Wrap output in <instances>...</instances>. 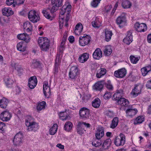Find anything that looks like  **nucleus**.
I'll list each match as a JSON object with an SVG mask.
<instances>
[{
    "mask_svg": "<svg viewBox=\"0 0 151 151\" xmlns=\"http://www.w3.org/2000/svg\"><path fill=\"white\" fill-rule=\"evenodd\" d=\"M44 94L45 97L49 98L51 95L50 89L47 82H45L43 85Z\"/></svg>",
    "mask_w": 151,
    "mask_h": 151,
    "instance_id": "15",
    "label": "nucleus"
},
{
    "mask_svg": "<svg viewBox=\"0 0 151 151\" xmlns=\"http://www.w3.org/2000/svg\"><path fill=\"white\" fill-rule=\"evenodd\" d=\"M141 71L143 76H145L148 72L145 67L141 69Z\"/></svg>",
    "mask_w": 151,
    "mask_h": 151,
    "instance_id": "56",
    "label": "nucleus"
},
{
    "mask_svg": "<svg viewBox=\"0 0 151 151\" xmlns=\"http://www.w3.org/2000/svg\"><path fill=\"white\" fill-rule=\"evenodd\" d=\"M89 56V54L88 53H83L79 57L78 60L81 63H84L87 60Z\"/></svg>",
    "mask_w": 151,
    "mask_h": 151,
    "instance_id": "26",
    "label": "nucleus"
},
{
    "mask_svg": "<svg viewBox=\"0 0 151 151\" xmlns=\"http://www.w3.org/2000/svg\"><path fill=\"white\" fill-rule=\"evenodd\" d=\"M93 56L94 59L99 60L102 57V52L99 48L96 49L93 54Z\"/></svg>",
    "mask_w": 151,
    "mask_h": 151,
    "instance_id": "18",
    "label": "nucleus"
},
{
    "mask_svg": "<svg viewBox=\"0 0 151 151\" xmlns=\"http://www.w3.org/2000/svg\"><path fill=\"white\" fill-rule=\"evenodd\" d=\"M104 83V81H101L97 82L94 86L95 89L96 91L101 90L103 88Z\"/></svg>",
    "mask_w": 151,
    "mask_h": 151,
    "instance_id": "22",
    "label": "nucleus"
},
{
    "mask_svg": "<svg viewBox=\"0 0 151 151\" xmlns=\"http://www.w3.org/2000/svg\"><path fill=\"white\" fill-rule=\"evenodd\" d=\"M25 124L28 127L27 130L29 131H36L38 128V124L35 122H28V120L25 121Z\"/></svg>",
    "mask_w": 151,
    "mask_h": 151,
    "instance_id": "9",
    "label": "nucleus"
},
{
    "mask_svg": "<svg viewBox=\"0 0 151 151\" xmlns=\"http://www.w3.org/2000/svg\"><path fill=\"white\" fill-rule=\"evenodd\" d=\"M127 33V36L123 39V41L124 43L129 45L133 41V36L132 32L131 31H128Z\"/></svg>",
    "mask_w": 151,
    "mask_h": 151,
    "instance_id": "16",
    "label": "nucleus"
},
{
    "mask_svg": "<svg viewBox=\"0 0 151 151\" xmlns=\"http://www.w3.org/2000/svg\"><path fill=\"white\" fill-rule=\"evenodd\" d=\"M37 82V79L35 76L31 77L29 79V87L31 89L34 88L36 86Z\"/></svg>",
    "mask_w": 151,
    "mask_h": 151,
    "instance_id": "14",
    "label": "nucleus"
},
{
    "mask_svg": "<svg viewBox=\"0 0 151 151\" xmlns=\"http://www.w3.org/2000/svg\"><path fill=\"white\" fill-rule=\"evenodd\" d=\"M82 125L81 122H79L77 126V133L81 135L83 134L84 132V130L82 128Z\"/></svg>",
    "mask_w": 151,
    "mask_h": 151,
    "instance_id": "43",
    "label": "nucleus"
},
{
    "mask_svg": "<svg viewBox=\"0 0 151 151\" xmlns=\"http://www.w3.org/2000/svg\"><path fill=\"white\" fill-rule=\"evenodd\" d=\"M25 0H15V4L19 5L24 3Z\"/></svg>",
    "mask_w": 151,
    "mask_h": 151,
    "instance_id": "60",
    "label": "nucleus"
},
{
    "mask_svg": "<svg viewBox=\"0 0 151 151\" xmlns=\"http://www.w3.org/2000/svg\"><path fill=\"white\" fill-rule=\"evenodd\" d=\"M101 144V140L99 139H94L92 143V145L95 147H98L100 146Z\"/></svg>",
    "mask_w": 151,
    "mask_h": 151,
    "instance_id": "45",
    "label": "nucleus"
},
{
    "mask_svg": "<svg viewBox=\"0 0 151 151\" xmlns=\"http://www.w3.org/2000/svg\"><path fill=\"white\" fill-rule=\"evenodd\" d=\"M130 59L131 62L133 64H136L139 60V58L138 57H135L134 56H131Z\"/></svg>",
    "mask_w": 151,
    "mask_h": 151,
    "instance_id": "50",
    "label": "nucleus"
},
{
    "mask_svg": "<svg viewBox=\"0 0 151 151\" xmlns=\"http://www.w3.org/2000/svg\"><path fill=\"white\" fill-rule=\"evenodd\" d=\"M19 40H23L26 43H28L30 40V38L28 35L26 33H22L18 34L17 36Z\"/></svg>",
    "mask_w": 151,
    "mask_h": 151,
    "instance_id": "19",
    "label": "nucleus"
},
{
    "mask_svg": "<svg viewBox=\"0 0 151 151\" xmlns=\"http://www.w3.org/2000/svg\"><path fill=\"white\" fill-rule=\"evenodd\" d=\"M100 2L99 0H93L91 2V5L92 6L96 7L98 6Z\"/></svg>",
    "mask_w": 151,
    "mask_h": 151,
    "instance_id": "51",
    "label": "nucleus"
},
{
    "mask_svg": "<svg viewBox=\"0 0 151 151\" xmlns=\"http://www.w3.org/2000/svg\"><path fill=\"white\" fill-rule=\"evenodd\" d=\"M58 6H56V5L55 4L52 6V8L50 9V12L51 13H53L55 12L57 10Z\"/></svg>",
    "mask_w": 151,
    "mask_h": 151,
    "instance_id": "57",
    "label": "nucleus"
},
{
    "mask_svg": "<svg viewBox=\"0 0 151 151\" xmlns=\"http://www.w3.org/2000/svg\"><path fill=\"white\" fill-rule=\"evenodd\" d=\"M112 8V6L110 5L107 6L105 7V9L106 12H108Z\"/></svg>",
    "mask_w": 151,
    "mask_h": 151,
    "instance_id": "63",
    "label": "nucleus"
},
{
    "mask_svg": "<svg viewBox=\"0 0 151 151\" xmlns=\"http://www.w3.org/2000/svg\"><path fill=\"white\" fill-rule=\"evenodd\" d=\"M40 65V63L39 61L33 60L31 65L33 68H35L39 67Z\"/></svg>",
    "mask_w": 151,
    "mask_h": 151,
    "instance_id": "49",
    "label": "nucleus"
},
{
    "mask_svg": "<svg viewBox=\"0 0 151 151\" xmlns=\"http://www.w3.org/2000/svg\"><path fill=\"white\" fill-rule=\"evenodd\" d=\"M125 136L124 134L121 133L119 136L116 137L114 143L117 146L123 145L125 141Z\"/></svg>",
    "mask_w": 151,
    "mask_h": 151,
    "instance_id": "5",
    "label": "nucleus"
},
{
    "mask_svg": "<svg viewBox=\"0 0 151 151\" xmlns=\"http://www.w3.org/2000/svg\"><path fill=\"white\" fill-rule=\"evenodd\" d=\"M57 124H54L53 126L50 129V135H53L56 133L57 129Z\"/></svg>",
    "mask_w": 151,
    "mask_h": 151,
    "instance_id": "37",
    "label": "nucleus"
},
{
    "mask_svg": "<svg viewBox=\"0 0 151 151\" xmlns=\"http://www.w3.org/2000/svg\"><path fill=\"white\" fill-rule=\"evenodd\" d=\"M60 55H58L56 59L55 60V65L56 66H58L59 65L60 60H59Z\"/></svg>",
    "mask_w": 151,
    "mask_h": 151,
    "instance_id": "59",
    "label": "nucleus"
},
{
    "mask_svg": "<svg viewBox=\"0 0 151 151\" xmlns=\"http://www.w3.org/2000/svg\"><path fill=\"white\" fill-rule=\"evenodd\" d=\"M141 91V87L138 85H136L134 89L131 92V94L133 96L135 97L140 93Z\"/></svg>",
    "mask_w": 151,
    "mask_h": 151,
    "instance_id": "23",
    "label": "nucleus"
},
{
    "mask_svg": "<svg viewBox=\"0 0 151 151\" xmlns=\"http://www.w3.org/2000/svg\"><path fill=\"white\" fill-rule=\"evenodd\" d=\"M28 18L29 20L33 23L37 22L40 19V16L35 10H32L29 12Z\"/></svg>",
    "mask_w": 151,
    "mask_h": 151,
    "instance_id": "3",
    "label": "nucleus"
},
{
    "mask_svg": "<svg viewBox=\"0 0 151 151\" xmlns=\"http://www.w3.org/2000/svg\"><path fill=\"white\" fill-rule=\"evenodd\" d=\"M105 39L106 41H109L111 39V36L112 35V31L106 29L105 31Z\"/></svg>",
    "mask_w": 151,
    "mask_h": 151,
    "instance_id": "31",
    "label": "nucleus"
},
{
    "mask_svg": "<svg viewBox=\"0 0 151 151\" xmlns=\"http://www.w3.org/2000/svg\"><path fill=\"white\" fill-rule=\"evenodd\" d=\"M125 100V98H122L117 101V102L119 104H120L122 106L123 104V101Z\"/></svg>",
    "mask_w": 151,
    "mask_h": 151,
    "instance_id": "58",
    "label": "nucleus"
},
{
    "mask_svg": "<svg viewBox=\"0 0 151 151\" xmlns=\"http://www.w3.org/2000/svg\"><path fill=\"white\" fill-rule=\"evenodd\" d=\"M123 94V91L122 90L120 89L117 90L116 92L114 94L112 98L115 100L117 101L122 97Z\"/></svg>",
    "mask_w": 151,
    "mask_h": 151,
    "instance_id": "20",
    "label": "nucleus"
},
{
    "mask_svg": "<svg viewBox=\"0 0 151 151\" xmlns=\"http://www.w3.org/2000/svg\"><path fill=\"white\" fill-rule=\"evenodd\" d=\"M72 126L73 124L71 122H67L64 125V129L67 131H69L71 129Z\"/></svg>",
    "mask_w": 151,
    "mask_h": 151,
    "instance_id": "38",
    "label": "nucleus"
},
{
    "mask_svg": "<svg viewBox=\"0 0 151 151\" xmlns=\"http://www.w3.org/2000/svg\"><path fill=\"white\" fill-rule=\"evenodd\" d=\"M146 86L147 88L151 89V79L147 81Z\"/></svg>",
    "mask_w": 151,
    "mask_h": 151,
    "instance_id": "61",
    "label": "nucleus"
},
{
    "mask_svg": "<svg viewBox=\"0 0 151 151\" xmlns=\"http://www.w3.org/2000/svg\"><path fill=\"white\" fill-rule=\"evenodd\" d=\"M104 135V128L103 127H99L96 132L95 136L97 139H100Z\"/></svg>",
    "mask_w": 151,
    "mask_h": 151,
    "instance_id": "17",
    "label": "nucleus"
},
{
    "mask_svg": "<svg viewBox=\"0 0 151 151\" xmlns=\"http://www.w3.org/2000/svg\"><path fill=\"white\" fill-rule=\"evenodd\" d=\"M123 104L122 105V106H127L129 104V101L125 99V100L124 101H123Z\"/></svg>",
    "mask_w": 151,
    "mask_h": 151,
    "instance_id": "64",
    "label": "nucleus"
},
{
    "mask_svg": "<svg viewBox=\"0 0 151 151\" xmlns=\"http://www.w3.org/2000/svg\"><path fill=\"white\" fill-rule=\"evenodd\" d=\"M79 112L80 118L84 120L89 119L90 116V111L86 108H81Z\"/></svg>",
    "mask_w": 151,
    "mask_h": 151,
    "instance_id": "4",
    "label": "nucleus"
},
{
    "mask_svg": "<svg viewBox=\"0 0 151 151\" xmlns=\"http://www.w3.org/2000/svg\"><path fill=\"white\" fill-rule=\"evenodd\" d=\"M138 111L137 109H129L127 110L126 113L128 116L132 117L135 115L137 113Z\"/></svg>",
    "mask_w": 151,
    "mask_h": 151,
    "instance_id": "27",
    "label": "nucleus"
},
{
    "mask_svg": "<svg viewBox=\"0 0 151 151\" xmlns=\"http://www.w3.org/2000/svg\"><path fill=\"white\" fill-rule=\"evenodd\" d=\"M79 72L78 67L76 66H73L70 69L69 73V78L71 80H76V82L75 83H79L80 81V79H76L79 74Z\"/></svg>",
    "mask_w": 151,
    "mask_h": 151,
    "instance_id": "1",
    "label": "nucleus"
},
{
    "mask_svg": "<svg viewBox=\"0 0 151 151\" xmlns=\"http://www.w3.org/2000/svg\"><path fill=\"white\" fill-rule=\"evenodd\" d=\"M112 95L110 92L106 91L104 96V98L106 99H108L110 98Z\"/></svg>",
    "mask_w": 151,
    "mask_h": 151,
    "instance_id": "53",
    "label": "nucleus"
},
{
    "mask_svg": "<svg viewBox=\"0 0 151 151\" xmlns=\"http://www.w3.org/2000/svg\"><path fill=\"white\" fill-rule=\"evenodd\" d=\"M91 97V95L89 94H85L82 98V102L83 103H86L90 99Z\"/></svg>",
    "mask_w": 151,
    "mask_h": 151,
    "instance_id": "46",
    "label": "nucleus"
},
{
    "mask_svg": "<svg viewBox=\"0 0 151 151\" xmlns=\"http://www.w3.org/2000/svg\"><path fill=\"white\" fill-rule=\"evenodd\" d=\"M144 121V118L143 116H139L137 117L134 122L135 124L142 123Z\"/></svg>",
    "mask_w": 151,
    "mask_h": 151,
    "instance_id": "47",
    "label": "nucleus"
},
{
    "mask_svg": "<svg viewBox=\"0 0 151 151\" xmlns=\"http://www.w3.org/2000/svg\"><path fill=\"white\" fill-rule=\"evenodd\" d=\"M106 115L109 117H111L114 116V113L112 111L109 110L105 112Z\"/></svg>",
    "mask_w": 151,
    "mask_h": 151,
    "instance_id": "55",
    "label": "nucleus"
},
{
    "mask_svg": "<svg viewBox=\"0 0 151 151\" xmlns=\"http://www.w3.org/2000/svg\"><path fill=\"white\" fill-rule=\"evenodd\" d=\"M63 1V0H51V2L52 5L55 4L56 6L59 7L62 5Z\"/></svg>",
    "mask_w": 151,
    "mask_h": 151,
    "instance_id": "44",
    "label": "nucleus"
},
{
    "mask_svg": "<svg viewBox=\"0 0 151 151\" xmlns=\"http://www.w3.org/2000/svg\"><path fill=\"white\" fill-rule=\"evenodd\" d=\"M17 49L19 51L24 52L26 50V47L23 42H21L17 44Z\"/></svg>",
    "mask_w": 151,
    "mask_h": 151,
    "instance_id": "30",
    "label": "nucleus"
},
{
    "mask_svg": "<svg viewBox=\"0 0 151 151\" xmlns=\"http://www.w3.org/2000/svg\"><path fill=\"white\" fill-rule=\"evenodd\" d=\"M112 50L110 46H108L106 47L104 50V54L106 56H109L112 53Z\"/></svg>",
    "mask_w": 151,
    "mask_h": 151,
    "instance_id": "40",
    "label": "nucleus"
},
{
    "mask_svg": "<svg viewBox=\"0 0 151 151\" xmlns=\"http://www.w3.org/2000/svg\"><path fill=\"white\" fill-rule=\"evenodd\" d=\"M23 27L24 31L29 32H30L32 29V25L30 22L27 21L24 23Z\"/></svg>",
    "mask_w": 151,
    "mask_h": 151,
    "instance_id": "24",
    "label": "nucleus"
},
{
    "mask_svg": "<svg viewBox=\"0 0 151 151\" xmlns=\"http://www.w3.org/2000/svg\"><path fill=\"white\" fill-rule=\"evenodd\" d=\"M131 5V3L129 1L124 0L122 1V6L124 8H129Z\"/></svg>",
    "mask_w": 151,
    "mask_h": 151,
    "instance_id": "36",
    "label": "nucleus"
},
{
    "mask_svg": "<svg viewBox=\"0 0 151 151\" xmlns=\"http://www.w3.org/2000/svg\"><path fill=\"white\" fill-rule=\"evenodd\" d=\"M127 70L124 68H122L114 72V76L118 78L124 77L126 74Z\"/></svg>",
    "mask_w": 151,
    "mask_h": 151,
    "instance_id": "12",
    "label": "nucleus"
},
{
    "mask_svg": "<svg viewBox=\"0 0 151 151\" xmlns=\"http://www.w3.org/2000/svg\"><path fill=\"white\" fill-rule=\"evenodd\" d=\"M23 139L22 134L20 132L17 133L14 136L13 140L14 144L16 146L20 145L22 143Z\"/></svg>",
    "mask_w": 151,
    "mask_h": 151,
    "instance_id": "7",
    "label": "nucleus"
},
{
    "mask_svg": "<svg viewBox=\"0 0 151 151\" xmlns=\"http://www.w3.org/2000/svg\"><path fill=\"white\" fill-rule=\"evenodd\" d=\"M14 83V81L11 78H7L5 80V84L8 87H12Z\"/></svg>",
    "mask_w": 151,
    "mask_h": 151,
    "instance_id": "39",
    "label": "nucleus"
},
{
    "mask_svg": "<svg viewBox=\"0 0 151 151\" xmlns=\"http://www.w3.org/2000/svg\"><path fill=\"white\" fill-rule=\"evenodd\" d=\"M116 22L120 27H122L125 26L126 23V14L123 13L119 16L116 19Z\"/></svg>",
    "mask_w": 151,
    "mask_h": 151,
    "instance_id": "8",
    "label": "nucleus"
},
{
    "mask_svg": "<svg viewBox=\"0 0 151 151\" xmlns=\"http://www.w3.org/2000/svg\"><path fill=\"white\" fill-rule=\"evenodd\" d=\"M46 103L44 101H42L38 104L37 106V109L38 111L44 109L45 107Z\"/></svg>",
    "mask_w": 151,
    "mask_h": 151,
    "instance_id": "34",
    "label": "nucleus"
},
{
    "mask_svg": "<svg viewBox=\"0 0 151 151\" xmlns=\"http://www.w3.org/2000/svg\"><path fill=\"white\" fill-rule=\"evenodd\" d=\"M11 117V114L7 110L2 112L0 115V119L3 121L7 122L10 120Z\"/></svg>",
    "mask_w": 151,
    "mask_h": 151,
    "instance_id": "10",
    "label": "nucleus"
},
{
    "mask_svg": "<svg viewBox=\"0 0 151 151\" xmlns=\"http://www.w3.org/2000/svg\"><path fill=\"white\" fill-rule=\"evenodd\" d=\"M100 104V99L98 98H96L92 102L93 106L95 108H98Z\"/></svg>",
    "mask_w": 151,
    "mask_h": 151,
    "instance_id": "35",
    "label": "nucleus"
},
{
    "mask_svg": "<svg viewBox=\"0 0 151 151\" xmlns=\"http://www.w3.org/2000/svg\"><path fill=\"white\" fill-rule=\"evenodd\" d=\"M8 100L7 99L3 98L0 100V106L2 108L5 109L6 107Z\"/></svg>",
    "mask_w": 151,
    "mask_h": 151,
    "instance_id": "28",
    "label": "nucleus"
},
{
    "mask_svg": "<svg viewBox=\"0 0 151 151\" xmlns=\"http://www.w3.org/2000/svg\"><path fill=\"white\" fill-rule=\"evenodd\" d=\"M38 43L41 50L47 51L50 47V40L46 37H40L38 39Z\"/></svg>",
    "mask_w": 151,
    "mask_h": 151,
    "instance_id": "2",
    "label": "nucleus"
},
{
    "mask_svg": "<svg viewBox=\"0 0 151 151\" xmlns=\"http://www.w3.org/2000/svg\"><path fill=\"white\" fill-rule=\"evenodd\" d=\"M6 3L8 5H11L12 4L13 7H14L15 6V0H8L6 1Z\"/></svg>",
    "mask_w": 151,
    "mask_h": 151,
    "instance_id": "52",
    "label": "nucleus"
},
{
    "mask_svg": "<svg viewBox=\"0 0 151 151\" xmlns=\"http://www.w3.org/2000/svg\"><path fill=\"white\" fill-rule=\"evenodd\" d=\"M83 29V27L82 24L80 23L77 24L74 30L75 34L77 35L80 34Z\"/></svg>",
    "mask_w": 151,
    "mask_h": 151,
    "instance_id": "25",
    "label": "nucleus"
},
{
    "mask_svg": "<svg viewBox=\"0 0 151 151\" xmlns=\"http://www.w3.org/2000/svg\"><path fill=\"white\" fill-rule=\"evenodd\" d=\"M111 143V139H107L104 141L102 146L105 149H108V147L110 146Z\"/></svg>",
    "mask_w": 151,
    "mask_h": 151,
    "instance_id": "33",
    "label": "nucleus"
},
{
    "mask_svg": "<svg viewBox=\"0 0 151 151\" xmlns=\"http://www.w3.org/2000/svg\"><path fill=\"white\" fill-rule=\"evenodd\" d=\"M134 28L136 31L139 32H144L147 30V27L146 24L144 23L139 24L136 22L134 25Z\"/></svg>",
    "mask_w": 151,
    "mask_h": 151,
    "instance_id": "11",
    "label": "nucleus"
},
{
    "mask_svg": "<svg viewBox=\"0 0 151 151\" xmlns=\"http://www.w3.org/2000/svg\"><path fill=\"white\" fill-rule=\"evenodd\" d=\"M118 122V118L117 117H114L112 121L110 127L112 129L115 128L117 125Z\"/></svg>",
    "mask_w": 151,
    "mask_h": 151,
    "instance_id": "32",
    "label": "nucleus"
},
{
    "mask_svg": "<svg viewBox=\"0 0 151 151\" xmlns=\"http://www.w3.org/2000/svg\"><path fill=\"white\" fill-rule=\"evenodd\" d=\"M91 37L86 34L84 35L83 36H81L79 39V45L82 46L88 45L91 41Z\"/></svg>",
    "mask_w": 151,
    "mask_h": 151,
    "instance_id": "6",
    "label": "nucleus"
},
{
    "mask_svg": "<svg viewBox=\"0 0 151 151\" xmlns=\"http://www.w3.org/2000/svg\"><path fill=\"white\" fill-rule=\"evenodd\" d=\"M101 71L99 73H97L96 75L97 78H100L102 77L103 76L105 75L106 73V70L105 68L100 69Z\"/></svg>",
    "mask_w": 151,
    "mask_h": 151,
    "instance_id": "42",
    "label": "nucleus"
},
{
    "mask_svg": "<svg viewBox=\"0 0 151 151\" xmlns=\"http://www.w3.org/2000/svg\"><path fill=\"white\" fill-rule=\"evenodd\" d=\"M71 6L70 4L65 3L62 7L60 12V14L63 15L66 12L68 14H69L71 11Z\"/></svg>",
    "mask_w": 151,
    "mask_h": 151,
    "instance_id": "13",
    "label": "nucleus"
},
{
    "mask_svg": "<svg viewBox=\"0 0 151 151\" xmlns=\"http://www.w3.org/2000/svg\"><path fill=\"white\" fill-rule=\"evenodd\" d=\"M2 11V14L8 17L12 15L13 14V12L10 8L5 7L3 9Z\"/></svg>",
    "mask_w": 151,
    "mask_h": 151,
    "instance_id": "21",
    "label": "nucleus"
},
{
    "mask_svg": "<svg viewBox=\"0 0 151 151\" xmlns=\"http://www.w3.org/2000/svg\"><path fill=\"white\" fill-rule=\"evenodd\" d=\"M98 21H93L92 22V24L93 27L99 28L100 27V25Z\"/></svg>",
    "mask_w": 151,
    "mask_h": 151,
    "instance_id": "54",
    "label": "nucleus"
},
{
    "mask_svg": "<svg viewBox=\"0 0 151 151\" xmlns=\"http://www.w3.org/2000/svg\"><path fill=\"white\" fill-rule=\"evenodd\" d=\"M5 17H0V23L3 24L6 22V21L5 19Z\"/></svg>",
    "mask_w": 151,
    "mask_h": 151,
    "instance_id": "62",
    "label": "nucleus"
},
{
    "mask_svg": "<svg viewBox=\"0 0 151 151\" xmlns=\"http://www.w3.org/2000/svg\"><path fill=\"white\" fill-rule=\"evenodd\" d=\"M59 116L60 118L62 120H67L69 117V115L66 111L60 112Z\"/></svg>",
    "mask_w": 151,
    "mask_h": 151,
    "instance_id": "29",
    "label": "nucleus"
},
{
    "mask_svg": "<svg viewBox=\"0 0 151 151\" xmlns=\"http://www.w3.org/2000/svg\"><path fill=\"white\" fill-rule=\"evenodd\" d=\"M47 10H43L42 12L44 16L47 19L52 20L53 18V17L51 16Z\"/></svg>",
    "mask_w": 151,
    "mask_h": 151,
    "instance_id": "41",
    "label": "nucleus"
},
{
    "mask_svg": "<svg viewBox=\"0 0 151 151\" xmlns=\"http://www.w3.org/2000/svg\"><path fill=\"white\" fill-rule=\"evenodd\" d=\"M105 86L109 90H112L113 89V86L111 84V81L108 80L107 82L104 83Z\"/></svg>",
    "mask_w": 151,
    "mask_h": 151,
    "instance_id": "48",
    "label": "nucleus"
}]
</instances>
